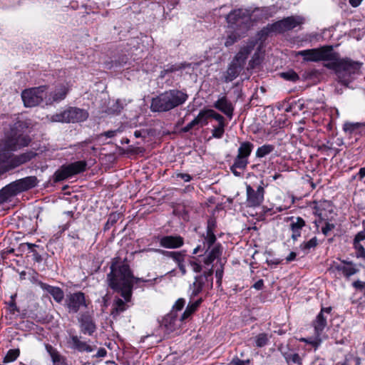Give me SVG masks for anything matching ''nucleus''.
<instances>
[{
  "instance_id": "39",
  "label": "nucleus",
  "mask_w": 365,
  "mask_h": 365,
  "mask_svg": "<svg viewBox=\"0 0 365 365\" xmlns=\"http://www.w3.org/2000/svg\"><path fill=\"white\" fill-rule=\"evenodd\" d=\"M205 112V116L207 115L208 118H212L215 120H216L218 122V125H225V118L224 117L220 115V113L215 112L213 110H208L207 111L204 110Z\"/></svg>"
},
{
  "instance_id": "25",
  "label": "nucleus",
  "mask_w": 365,
  "mask_h": 365,
  "mask_svg": "<svg viewBox=\"0 0 365 365\" xmlns=\"http://www.w3.org/2000/svg\"><path fill=\"white\" fill-rule=\"evenodd\" d=\"M180 322L174 311H172L164 317L162 325L165 327L168 333H170L180 326L179 322Z\"/></svg>"
},
{
  "instance_id": "8",
  "label": "nucleus",
  "mask_w": 365,
  "mask_h": 365,
  "mask_svg": "<svg viewBox=\"0 0 365 365\" xmlns=\"http://www.w3.org/2000/svg\"><path fill=\"white\" fill-rule=\"evenodd\" d=\"M304 22V19L303 17L300 16H291L267 25L260 32L262 35H269L272 32L282 34L300 26Z\"/></svg>"
},
{
  "instance_id": "31",
  "label": "nucleus",
  "mask_w": 365,
  "mask_h": 365,
  "mask_svg": "<svg viewBox=\"0 0 365 365\" xmlns=\"http://www.w3.org/2000/svg\"><path fill=\"white\" fill-rule=\"evenodd\" d=\"M46 349L48 352L52 362L54 365H65L64 359L59 354L57 350L53 349L51 345H46Z\"/></svg>"
},
{
  "instance_id": "64",
  "label": "nucleus",
  "mask_w": 365,
  "mask_h": 365,
  "mask_svg": "<svg viewBox=\"0 0 365 365\" xmlns=\"http://www.w3.org/2000/svg\"><path fill=\"white\" fill-rule=\"evenodd\" d=\"M297 257V254L294 252H291L289 255L286 257V260L287 262H290L294 261Z\"/></svg>"
},
{
  "instance_id": "48",
  "label": "nucleus",
  "mask_w": 365,
  "mask_h": 365,
  "mask_svg": "<svg viewBox=\"0 0 365 365\" xmlns=\"http://www.w3.org/2000/svg\"><path fill=\"white\" fill-rule=\"evenodd\" d=\"M362 226H363V230L359 232L356 235V236L354 239V241L361 242V241L365 240V220L363 221Z\"/></svg>"
},
{
  "instance_id": "49",
  "label": "nucleus",
  "mask_w": 365,
  "mask_h": 365,
  "mask_svg": "<svg viewBox=\"0 0 365 365\" xmlns=\"http://www.w3.org/2000/svg\"><path fill=\"white\" fill-rule=\"evenodd\" d=\"M335 227V225L332 223L326 222L325 225L322 228V232L325 235H328L329 232Z\"/></svg>"
},
{
  "instance_id": "24",
  "label": "nucleus",
  "mask_w": 365,
  "mask_h": 365,
  "mask_svg": "<svg viewBox=\"0 0 365 365\" xmlns=\"http://www.w3.org/2000/svg\"><path fill=\"white\" fill-rule=\"evenodd\" d=\"M38 284L43 291L51 294L57 303L62 302L64 298V292L61 288L53 287L42 282H38Z\"/></svg>"
},
{
  "instance_id": "1",
  "label": "nucleus",
  "mask_w": 365,
  "mask_h": 365,
  "mask_svg": "<svg viewBox=\"0 0 365 365\" xmlns=\"http://www.w3.org/2000/svg\"><path fill=\"white\" fill-rule=\"evenodd\" d=\"M107 279L109 287L113 291L120 293L124 299L123 300L117 298L114 300L111 314L115 317L128 308L126 303L131 300L135 284L148 282L153 285L155 284L158 277L153 279L136 277L133 275L130 265L126 262L115 261L110 265V272L108 274Z\"/></svg>"
},
{
  "instance_id": "5",
  "label": "nucleus",
  "mask_w": 365,
  "mask_h": 365,
  "mask_svg": "<svg viewBox=\"0 0 365 365\" xmlns=\"http://www.w3.org/2000/svg\"><path fill=\"white\" fill-rule=\"evenodd\" d=\"M223 247L220 244L208 245L206 243V239L203 237L202 245L197 246L192 252L193 255H196L200 252H205L202 261L205 267L214 266L213 262L216 259L215 277L217 283L220 285L224 272V264L225 261L221 258Z\"/></svg>"
},
{
  "instance_id": "28",
  "label": "nucleus",
  "mask_w": 365,
  "mask_h": 365,
  "mask_svg": "<svg viewBox=\"0 0 365 365\" xmlns=\"http://www.w3.org/2000/svg\"><path fill=\"white\" fill-rule=\"evenodd\" d=\"M71 343L72 344L73 348L82 352L86 351L88 353L92 352L94 349L86 341H82L80 338L76 335H72L70 336Z\"/></svg>"
},
{
  "instance_id": "30",
  "label": "nucleus",
  "mask_w": 365,
  "mask_h": 365,
  "mask_svg": "<svg viewBox=\"0 0 365 365\" xmlns=\"http://www.w3.org/2000/svg\"><path fill=\"white\" fill-rule=\"evenodd\" d=\"M67 168L71 176L77 175L86 170L87 163L85 160H79L67 165H65Z\"/></svg>"
},
{
  "instance_id": "26",
  "label": "nucleus",
  "mask_w": 365,
  "mask_h": 365,
  "mask_svg": "<svg viewBox=\"0 0 365 365\" xmlns=\"http://www.w3.org/2000/svg\"><path fill=\"white\" fill-rule=\"evenodd\" d=\"M314 206L313 207V213L317 215L322 220L326 219L325 210L327 209L331 208V205L328 200H323L319 202H314Z\"/></svg>"
},
{
  "instance_id": "60",
  "label": "nucleus",
  "mask_w": 365,
  "mask_h": 365,
  "mask_svg": "<svg viewBox=\"0 0 365 365\" xmlns=\"http://www.w3.org/2000/svg\"><path fill=\"white\" fill-rule=\"evenodd\" d=\"M358 176L359 180H362L365 178V167L361 168L356 175L353 176V179H355Z\"/></svg>"
},
{
  "instance_id": "63",
  "label": "nucleus",
  "mask_w": 365,
  "mask_h": 365,
  "mask_svg": "<svg viewBox=\"0 0 365 365\" xmlns=\"http://www.w3.org/2000/svg\"><path fill=\"white\" fill-rule=\"evenodd\" d=\"M107 354V351L104 348H100L97 353L96 354L95 356L98 358L104 357Z\"/></svg>"
},
{
  "instance_id": "27",
  "label": "nucleus",
  "mask_w": 365,
  "mask_h": 365,
  "mask_svg": "<svg viewBox=\"0 0 365 365\" xmlns=\"http://www.w3.org/2000/svg\"><path fill=\"white\" fill-rule=\"evenodd\" d=\"M202 302V298L199 297L197 299H194V300H191L190 299V302L184 311V312L180 316V320L183 321L190 317L199 307L200 304Z\"/></svg>"
},
{
  "instance_id": "2",
  "label": "nucleus",
  "mask_w": 365,
  "mask_h": 365,
  "mask_svg": "<svg viewBox=\"0 0 365 365\" xmlns=\"http://www.w3.org/2000/svg\"><path fill=\"white\" fill-rule=\"evenodd\" d=\"M298 56L303 57L307 62L327 61L324 66L336 71L339 81L348 85L354 78L353 76L359 71L361 63L350 58H341L337 52L334 51L332 46H324L317 48H311L298 51Z\"/></svg>"
},
{
  "instance_id": "23",
  "label": "nucleus",
  "mask_w": 365,
  "mask_h": 365,
  "mask_svg": "<svg viewBox=\"0 0 365 365\" xmlns=\"http://www.w3.org/2000/svg\"><path fill=\"white\" fill-rule=\"evenodd\" d=\"M255 45V43L252 41L241 48L232 61L244 68L246 60L254 49Z\"/></svg>"
},
{
  "instance_id": "42",
  "label": "nucleus",
  "mask_w": 365,
  "mask_h": 365,
  "mask_svg": "<svg viewBox=\"0 0 365 365\" xmlns=\"http://www.w3.org/2000/svg\"><path fill=\"white\" fill-rule=\"evenodd\" d=\"M361 242L354 241V247L356 250V256L357 258H363L365 260V249L360 243Z\"/></svg>"
},
{
  "instance_id": "29",
  "label": "nucleus",
  "mask_w": 365,
  "mask_h": 365,
  "mask_svg": "<svg viewBox=\"0 0 365 365\" xmlns=\"http://www.w3.org/2000/svg\"><path fill=\"white\" fill-rule=\"evenodd\" d=\"M215 228V222L212 220L207 221V230L205 235H203V237L206 239V243L208 245L219 244L216 242L217 238L214 233Z\"/></svg>"
},
{
  "instance_id": "35",
  "label": "nucleus",
  "mask_w": 365,
  "mask_h": 365,
  "mask_svg": "<svg viewBox=\"0 0 365 365\" xmlns=\"http://www.w3.org/2000/svg\"><path fill=\"white\" fill-rule=\"evenodd\" d=\"M269 338L270 336L266 333H260L257 334L255 337V346L259 348L266 346L269 341Z\"/></svg>"
},
{
  "instance_id": "14",
  "label": "nucleus",
  "mask_w": 365,
  "mask_h": 365,
  "mask_svg": "<svg viewBox=\"0 0 365 365\" xmlns=\"http://www.w3.org/2000/svg\"><path fill=\"white\" fill-rule=\"evenodd\" d=\"M65 305L68 312L72 314L77 313L81 308H87L85 294L82 292H76L67 295Z\"/></svg>"
},
{
  "instance_id": "6",
  "label": "nucleus",
  "mask_w": 365,
  "mask_h": 365,
  "mask_svg": "<svg viewBox=\"0 0 365 365\" xmlns=\"http://www.w3.org/2000/svg\"><path fill=\"white\" fill-rule=\"evenodd\" d=\"M37 183L36 176H28L9 183L0 190V205L7 202L18 193L35 187Z\"/></svg>"
},
{
  "instance_id": "20",
  "label": "nucleus",
  "mask_w": 365,
  "mask_h": 365,
  "mask_svg": "<svg viewBox=\"0 0 365 365\" xmlns=\"http://www.w3.org/2000/svg\"><path fill=\"white\" fill-rule=\"evenodd\" d=\"M214 107L223 113L228 118L232 119L234 112V106L226 96H220L217 101L214 103Z\"/></svg>"
},
{
  "instance_id": "33",
  "label": "nucleus",
  "mask_w": 365,
  "mask_h": 365,
  "mask_svg": "<svg viewBox=\"0 0 365 365\" xmlns=\"http://www.w3.org/2000/svg\"><path fill=\"white\" fill-rule=\"evenodd\" d=\"M318 245L317 237H314L308 241H304L300 244L299 248L306 254L309 253L311 249L315 248Z\"/></svg>"
},
{
  "instance_id": "9",
  "label": "nucleus",
  "mask_w": 365,
  "mask_h": 365,
  "mask_svg": "<svg viewBox=\"0 0 365 365\" xmlns=\"http://www.w3.org/2000/svg\"><path fill=\"white\" fill-rule=\"evenodd\" d=\"M88 117V112L77 107H69L68 109L47 116L51 122L79 123L86 120Z\"/></svg>"
},
{
  "instance_id": "57",
  "label": "nucleus",
  "mask_w": 365,
  "mask_h": 365,
  "mask_svg": "<svg viewBox=\"0 0 365 365\" xmlns=\"http://www.w3.org/2000/svg\"><path fill=\"white\" fill-rule=\"evenodd\" d=\"M236 39L237 38L235 36H229L225 42V46L226 47H229V46H232L236 41Z\"/></svg>"
},
{
  "instance_id": "58",
  "label": "nucleus",
  "mask_w": 365,
  "mask_h": 365,
  "mask_svg": "<svg viewBox=\"0 0 365 365\" xmlns=\"http://www.w3.org/2000/svg\"><path fill=\"white\" fill-rule=\"evenodd\" d=\"M353 286L357 289L362 290L365 288V282L360 280H357L353 282Z\"/></svg>"
},
{
  "instance_id": "34",
  "label": "nucleus",
  "mask_w": 365,
  "mask_h": 365,
  "mask_svg": "<svg viewBox=\"0 0 365 365\" xmlns=\"http://www.w3.org/2000/svg\"><path fill=\"white\" fill-rule=\"evenodd\" d=\"M205 118V112L204 110H201L198 115L186 126L184 127L183 131L188 132L191 129H192L195 125H198L203 119Z\"/></svg>"
},
{
  "instance_id": "37",
  "label": "nucleus",
  "mask_w": 365,
  "mask_h": 365,
  "mask_svg": "<svg viewBox=\"0 0 365 365\" xmlns=\"http://www.w3.org/2000/svg\"><path fill=\"white\" fill-rule=\"evenodd\" d=\"M120 217V213L112 212L109 215L108 220L104 226V230H108L113 226Z\"/></svg>"
},
{
  "instance_id": "47",
  "label": "nucleus",
  "mask_w": 365,
  "mask_h": 365,
  "mask_svg": "<svg viewBox=\"0 0 365 365\" xmlns=\"http://www.w3.org/2000/svg\"><path fill=\"white\" fill-rule=\"evenodd\" d=\"M185 304V299H183V298L178 299L176 301V302L175 303V304L173 305V311H174L175 313V312L181 311L182 309V308L184 307Z\"/></svg>"
},
{
  "instance_id": "61",
  "label": "nucleus",
  "mask_w": 365,
  "mask_h": 365,
  "mask_svg": "<svg viewBox=\"0 0 365 365\" xmlns=\"http://www.w3.org/2000/svg\"><path fill=\"white\" fill-rule=\"evenodd\" d=\"M356 128V125L353 123H345L344 125V129L346 131L352 132Z\"/></svg>"
},
{
  "instance_id": "40",
  "label": "nucleus",
  "mask_w": 365,
  "mask_h": 365,
  "mask_svg": "<svg viewBox=\"0 0 365 365\" xmlns=\"http://www.w3.org/2000/svg\"><path fill=\"white\" fill-rule=\"evenodd\" d=\"M359 359L354 354H346L344 361L341 362V365H359Z\"/></svg>"
},
{
  "instance_id": "16",
  "label": "nucleus",
  "mask_w": 365,
  "mask_h": 365,
  "mask_svg": "<svg viewBox=\"0 0 365 365\" xmlns=\"http://www.w3.org/2000/svg\"><path fill=\"white\" fill-rule=\"evenodd\" d=\"M213 267H205V270L202 274H200L195 277L194 284L203 290L205 288L211 289L213 285Z\"/></svg>"
},
{
  "instance_id": "18",
  "label": "nucleus",
  "mask_w": 365,
  "mask_h": 365,
  "mask_svg": "<svg viewBox=\"0 0 365 365\" xmlns=\"http://www.w3.org/2000/svg\"><path fill=\"white\" fill-rule=\"evenodd\" d=\"M78 322L81 332L83 334L92 336L97 329V326L90 315H81L78 319Z\"/></svg>"
},
{
  "instance_id": "4",
  "label": "nucleus",
  "mask_w": 365,
  "mask_h": 365,
  "mask_svg": "<svg viewBox=\"0 0 365 365\" xmlns=\"http://www.w3.org/2000/svg\"><path fill=\"white\" fill-rule=\"evenodd\" d=\"M187 93L176 88L165 91L152 98L150 110L164 113L183 105L187 100Z\"/></svg>"
},
{
  "instance_id": "17",
  "label": "nucleus",
  "mask_w": 365,
  "mask_h": 365,
  "mask_svg": "<svg viewBox=\"0 0 365 365\" xmlns=\"http://www.w3.org/2000/svg\"><path fill=\"white\" fill-rule=\"evenodd\" d=\"M289 221V230L292 232L291 239L296 242L299 240L302 235V229L306 226L305 220L301 217H289L287 218Z\"/></svg>"
},
{
  "instance_id": "21",
  "label": "nucleus",
  "mask_w": 365,
  "mask_h": 365,
  "mask_svg": "<svg viewBox=\"0 0 365 365\" xmlns=\"http://www.w3.org/2000/svg\"><path fill=\"white\" fill-rule=\"evenodd\" d=\"M159 243L164 248L176 249L183 245L184 240L179 235H166L159 238Z\"/></svg>"
},
{
  "instance_id": "38",
  "label": "nucleus",
  "mask_w": 365,
  "mask_h": 365,
  "mask_svg": "<svg viewBox=\"0 0 365 365\" xmlns=\"http://www.w3.org/2000/svg\"><path fill=\"white\" fill-rule=\"evenodd\" d=\"M20 351L19 349H9L4 358V363L14 361L19 356Z\"/></svg>"
},
{
  "instance_id": "46",
  "label": "nucleus",
  "mask_w": 365,
  "mask_h": 365,
  "mask_svg": "<svg viewBox=\"0 0 365 365\" xmlns=\"http://www.w3.org/2000/svg\"><path fill=\"white\" fill-rule=\"evenodd\" d=\"M225 125H218L217 127L215 128L212 131V135L215 138H221L225 133Z\"/></svg>"
},
{
  "instance_id": "41",
  "label": "nucleus",
  "mask_w": 365,
  "mask_h": 365,
  "mask_svg": "<svg viewBox=\"0 0 365 365\" xmlns=\"http://www.w3.org/2000/svg\"><path fill=\"white\" fill-rule=\"evenodd\" d=\"M189 266L192 269V270L195 272H200L201 271H205V264H201L200 262H197V260L193 258L189 260Z\"/></svg>"
},
{
  "instance_id": "50",
  "label": "nucleus",
  "mask_w": 365,
  "mask_h": 365,
  "mask_svg": "<svg viewBox=\"0 0 365 365\" xmlns=\"http://www.w3.org/2000/svg\"><path fill=\"white\" fill-rule=\"evenodd\" d=\"M185 252H175V255L173 256V259L177 263H180V262L184 261L185 258Z\"/></svg>"
},
{
  "instance_id": "11",
  "label": "nucleus",
  "mask_w": 365,
  "mask_h": 365,
  "mask_svg": "<svg viewBox=\"0 0 365 365\" xmlns=\"http://www.w3.org/2000/svg\"><path fill=\"white\" fill-rule=\"evenodd\" d=\"M264 187L263 180L260 181V184L256 189L250 185H246L247 202L249 207H258L263 202L265 193Z\"/></svg>"
},
{
  "instance_id": "22",
  "label": "nucleus",
  "mask_w": 365,
  "mask_h": 365,
  "mask_svg": "<svg viewBox=\"0 0 365 365\" xmlns=\"http://www.w3.org/2000/svg\"><path fill=\"white\" fill-rule=\"evenodd\" d=\"M242 70L243 68H242L241 66H238L235 63L231 61L227 70L223 72L220 80L227 83L232 82L238 77Z\"/></svg>"
},
{
  "instance_id": "44",
  "label": "nucleus",
  "mask_w": 365,
  "mask_h": 365,
  "mask_svg": "<svg viewBox=\"0 0 365 365\" xmlns=\"http://www.w3.org/2000/svg\"><path fill=\"white\" fill-rule=\"evenodd\" d=\"M202 292V290L200 288H199L197 286H196V284L192 283V284L190 285L188 291L189 298L191 300H194V299H195V297H197Z\"/></svg>"
},
{
  "instance_id": "13",
  "label": "nucleus",
  "mask_w": 365,
  "mask_h": 365,
  "mask_svg": "<svg viewBox=\"0 0 365 365\" xmlns=\"http://www.w3.org/2000/svg\"><path fill=\"white\" fill-rule=\"evenodd\" d=\"M253 148L254 145L249 141L241 143L237 150V155L234 160L235 167H239L240 170H245L249 163L248 158Z\"/></svg>"
},
{
  "instance_id": "45",
  "label": "nucleus",
  "mask_w": 365,
  "mask_h": 365,
  "mask_svg": "<svg viewBox=\"0 0 365 365\" xmlns=\"http://www.w3.org/2000/svg\"><path fill=\"white\" fill-rule=\"evenodd\" d=\"M281 76L285 80L295 82L299 79V76L293 71H289L281 73Z\"/></svg>"
},
{
  "instance_id": "62",
  "label": "nucleus",
  "mask_w": 365,
  "mask_h": 365,
  "mask_svg": "<svg viewBox=\"0 0 365 365\" xmlns=\"http://www.w3.org/2000/svg\"><path fill=\"white\" fill-rule=\"evenodd\" d=\"M263 287H264V281L262 279H259L252 286V287H254L257 290L262 289Z\"/></svg>"
},
{
  "instance_id": "53",
  "label": "nucleus",
  "mask_w": 365,
  "mask_h": 365,
  "mask_svg": "<svg viewBox=\"0 0 365 365\" xmlns=\"http://www.w3.org/2000/svg\"><path fill=\"white\" fill-rule=\"evenodd\" d=\"M250 361L249 360H241L238 358L234 359L231 363L230 365H249Z\"/></svg>"
},
{
  "instance_id": "15",
  "label": "nucleus",
  "mask_w": 365,
  "mask_h": 365,
  "mask_svg": "<svg viewBox=\"0 0 365 365\" xmlns=\"http://www.w3.org/2000/svg\"><path fill=\"white\" fill-rule=\"evenodd\" d=\"M69 91L67 84H61L56 87L54 91L49 93L46 91V105H52L53 103H58L63 101Z\"/></svg>"
},
{
  "instance_id": "19",
  "label": "nucleus",
  "mask_w": 365,
  "mask_h": 365,
  "mask_svg": "<svg viewBox=\"0 0 365 365\" xmlns=\"http://www.w3.org/2000/svg\"><path fill=\"white\" fill-rule=\"evenodd\" d=\"M334 271L340 272L343 276L349 277L358 272L359 269L351 261L342 260L341 264L334 262L331 265Z\"/></svg>"
},
{
  "instance_id": "10",
  "label": "nucleus",
  "mask_w": 365,
  "mask_h": 365,
  "mask_svg": "<svg viewBox=\"0 0 365 365\" xmlns=\"http://www.w3.org/2000/svg\"><path fill=\"white\" fill-rule=\"evenodd\" d=\"M47 86H41L24 90L21 93L22 101L26 107H34L41 103H46Z\"/></svg>"
},
{
  "instance_id": "32",
  "label": "nucleus",
  "mask_w": 365,
  "mask_h": 365,
  "mask_svg": "<svg viewBox=\"0 0 365 365\" xmlns=\"http://www.w3.org/2000/svg\"><path fill=\"white\" fill-rule=\"evenodd\" d=\"M274 149V145L271 144H264L257 149L255 153L256 158H262L272 153Z\"/></svg>"
},
{
  "instance_id": "55",
  "label": "nucleus",
  "mask_w": 365,
  "mask_h": 365,
  "mask_svg": "<svg viewBox=\"0 0 365 365\" xmlns=\"http://www.w3.org/2000/svg\"><path fill=\"white\" fill-rule=\"evenodd\" d=\"M156 252L157 253H159V254H161L167 257H169V258H171L173 259V256L175 255V252H173V251H166V250H156Z\"/></svg>"
},
{
  "instance_id": "12",
  "label": "nucleus",
  "mask_w": 365,
  "mask_h": 365,
  "mask_svg": "<svg viewBox=\"0 0 365 365\" xmlns=\"http://www.w3.org/2000/svg\"><path fill=\"white\" fill-rule=\"evenodd\" d=\"M252 12L247 9H237L230 11L226 20L227 24L232 28L240 26L243 24H248L250 21Z\"/></svg>"
},
{
  "instance_id": "3",
  "label": "nucleus",
  "mask_w": 365,
  "mask_h": 365,
  "mask_svg": "<svg viewBox=\"0 0 365 365\" xmlns=\"http://www.w3.org/2000/svg\"><path fill=\"white\" fill-rule=\"evenodd\" d=\"M30 141L29 136L16 133L6 138L4 142V150L0 151V176L29 162L36 155L31 150L20 155L11 153L29 145Z\"/></svg>"
},
{
  "instance_id": "56",
  "label": "nucleus",
  "mask_w": 365,
  "mask_h": 365,
  "mask_svg": "<svg viewBox=\"0 0 365 365\" xmlns=\"http://www.w3.org/2000/svg\"><path fill=\"white\" fill-rule=\"evenodd\" d=\"M177 178H181L185 182H190L192 179V176L187 173H178Z\"/></svg>"
},
{
  "instance_id": "52",
  "label": "nucleus",
  "mask_w": 365,
  "mask_h": 365,
  "mask_svg": "<svg viewBox=\"0 0 365 365\" xmlns=\"http://www.w3.org/2000/svg\"><path fill=\"white\" fill-rule=\"evenodd\" d=\"M110 109L112 113L118 114L123 109V106L119 101H117Z\"/></svg>"
},
{
  "instance_id": "51",
  "label": "nucleus",
  "mask_w": 365,
  "mask_h": 365,
  "mask_svg": "<svg viewBox=\"0 0 365 365\" xmlns=\"http://www.w3.org/2000/svg\"><path fill=\"white\" fill-rule=\"evenodd\" d=\"M122 132L120 129L108 130L101 134V136H106L108 138H113L117 133Z\"/></svg>"
},
{
  "instance_id": "43",
  "label": "nucleus",
  "mask_w": 365,
  "mask_h": 365,
  "mask_svg": "<svg viewBox=\"0 0 365 365\" xmlns=\"http://www.w3.org/2000/svg\"><path fill=\"white\" fill-rule=\"evenodd\" d=\"M284 356L287 363L293 362L297 364H302V359L297 353L294 354H284Z\"/></svg>"
},
{
  "instance_id": "7",
  "label": "nucleus",
  "mask_w": 365,
  "mask_h": 365,
  "mask_svg": "<svg viewBox=\"0 0 365 365\" xmlns=\"http://www.w3.org/2000/svg\"><path fill=\"white\" fill-rule=\"evenodd\" d=\"M331 312V307H322L312 322V326L314 329V338H302L301 341L310 344L314 347L317 348L322 342L321 334L327 325V318Z\"/></svg>"
},
{
  "instance_id": "59",
  "label": "nucleus",
  "mask_w": 365,
  "mask_h": 365,
  "mask_svg": "<svg viewBox=\"0 0 365 365\" xmlns=\"http://www.w3.org/2000/svg\"><path fill=\"white\" fill-rule=\"evenodd\" d=\"M257 56V53H255L250 61V66L251 68H254L256 65H258L260 63L259 58Z\"/></svg>"
},
{
  "instance_id": "54",
  "label": "nucleus",
  "mask_w": 365,
  "mask_h": 365,
  "mask_svg": "<svg viewBox=\"0 0 365 365\" xmlns=\"http://www.w3.org/2000/svg\"><path fill=\"white\" fill-rule=\"evenodd\" d=\"M185 66L184 64H181L180 66H175V65H172L170 66H169L167 69L168 71V73H173V72H175L176 71H178L180 69H182V68H185Z\"/></svg>"
},
{
  "instance_id": "36",
  "label": "nucleus",
  "mask_w": 365,
  "mask_h": 365,
  "mask_svg": "<svg viewBox=\"0 0 365 365\" xmlns=\"http://www.w3.org/2000/svg\"><path fill=\"white\" fill-rule=\"evenodd\" d=\"M71 177L67 170V168L66 166H63L61 169L58 170L55 174H54V181L55 182H60L65 179H67L68 178Z\"/></svg>"
}]
</instances>
